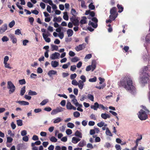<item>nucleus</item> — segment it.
Masks as SVG:
<instances>
[{"label":"nucleus","mask_w":150,"mask_h":150,"mask_svg":"<svg viewBox=\"0 0 150 150\" xmlns=\"http://www.w3.org/2000/svg\"><path fill=\"white\" fill-rule=\"evenodd\" d=\"M19 82V83L21 85L24 84L25 83V81L24 79L20 80Z\"/></svg>","instance_id":"nucleus-58"},{"label":"nucleus","mask_w":150,"mask_h":150,"mask_svg":"<svg viewBox=\"0 0 150 150\" xmlns=\"http://www.w3.org/2000/svg\"><path fill=\"white\" fill-rule=\"evenodd\" d=\"M88 98L91 100V101H94V96L93 95L90 94H88L87 97Z\"/></svg>","instance_id":"nucleus-25"},{"label":"nucleus","mask_w":150,"mask_h":150,"mask_svg":"<svg viewBox=\"0 0 150 150\" xmlns=\"http://www.w3.org/2000/svg\"><path fill=\"white\" fill-rule=\"evenodd\" d=\"M115 147L116 149V150H121V149L120 145L119 144H116L115 146Z\"/></svg>","instance_id":"nucleus-64"},{"label":"nucleus","mask_w":150,"mask_h":150,"mask_svg":"<svg viewBox=\"0 0 150 150\" xmlns=\"http://www.w3.org/2000/svg\"><path fill=\"white\" fill-rule=\"evenodd\" d=\"M106 134L107 135L109 136H112V134L110 132V130L108 128H106V130L105 132Z\"/></svg>","instance_id":"nucleus-36"},{"label":"nucleus","mask_w":150,"mask_h":150,"mask_svg":"<svg viewBox=\"0 0 150 150\" xmlns=\"http://www.w3.org/2000/svg\"><path fill=\"white\" fill-rule=\"evenodd\" d=\"M70 20L74 25L78 26L79 25V23L78 19L74 18H70Z\"/></svg>","instance_id":"nucleus-9"},{"label":"nucleus","mask_w":150,"mask_h":150,"mask_svg":"<svg viewBox=\"0 0 150 150\" xmlns=\"http://www.w3.org/2000/svg\"><path fill=\"white\" fill-rule=\"evenodd\" d=\"M92 69V71H93L95 69L96 67V65L95 62H92V64L90 65Z\"/></svg>","instance_id":"nucleus-40"},{"label":"nucleus","mask_w":150,"mask_h":150,"mask_svg":"<svg viewBox=\"0 0 150 150\" xmlns=\"http://www.w3.org/2000/svg\"><path fill=\"white\" fill-rule=\"evenodd\" d=\"M67 127L70 128H73L74 127V124L71 122H69L67 124Z\"/></svg>","instance_id":"nucleus-37"},{"label":"nucleus","mask_w":150,"mask_h":150,"mask_svg":"<svg viewBox=\"0 0 150 150\" xmlns=\"http://www.w3.org/2000/svg\"><path fill=\"white\" fill-rule=\"evenodd\" d=\"M78 82L76 79H73L71 81V83L73 85L78 86Z\"/></svg>","instance_id":"nucleus-47"},{"label":"nucleus","mask_w":150,"mask_h":150,"mask_svg":"<svg viewBox=\"0 0 150 150\" xmlns=\"http://www.w3.org/2000/svg\"><path fill=\"white\" fill-rule=\"evenodd\" d=\"M64 15L63 16V18L66 21H68L69 20V17L67 15V12L64 13Z\"/></svg>","instance_id":"nucleus-33"},{"label":"nucleus","mask_w":150,"mask_h":150,"mask_svg":"<svg viewBox=\"0 0 150 150\" xmlns=\"http://www.w3.org/2000/svg\"><path fill=\"white\" fill-rule=\"evenodd\" d=\"M62 120V119H61L60 117H58L56 119H54V120L53 121V123H58L61 121Z\"/></svg>","instance_id":"nucleus-31"},{"label":"nucleus","mask_w":150,"mask_h":150,"mask_svg":"<svg viewBox=\"0 0 150 150\" xmlns=\"http://www.w3.org/2000/svg\"><path fill=\"white\" fill-rule=\"evenodd\" d=\"M79 59L78 57H75L72 58L71 59V61L73 62H76L79 60Z\"/></svg>","instance_id":"nucleus-32"},{"label":"nucleus","mask_w":150,"mask_h":150,"mask_svg":"<svg viewBox=\"0 0 150 150\" xmlns=\"http://www.w3.org/2000/svg\"><path fill=\"white\" fill-rule=\"evenodd\" d=\"M86 19L87 18L85 16H83L80 22V26L81 27H82L83 24H86L87 23Z\"/></svg>","instance_id":"nucleus-12"},{"label":"nucleus","mask_w":150,"mask_h":150,"mask_svg":"<svg viewBox=\"0 0 150 150\" xmlns=\"http://www.w3.org/2000/svg\"><path fill=\"white\" fill-rule=\"evenodd\" d=\"M80 79L82 81L85 82L86 81V78L85 76L84 75H81L80 77Z\"/></svg>","instance_id":"nucleus-48"},{"label":"nucleus","mask_w":150,"mask_h":150,"mask_svg":"<svg viewBox=\"0 0 150 150\" xmlns=\"http://www.w3.org/2000/svg\"><path fill=\"white\" fill-rule=\"evenodd\" d=\"M2 41L4 42H7L9 40L8 38L6 36H4L1 39Z\"/></svg>","instance_id":"nucleus-51"},{"label":"nucleus","mask_w":150,"mask_h":150,"mask_svg":"<svg viewBox=\"0 0 150 150\" xmlns=\"http://www.w3.org/2000/svg\"><path fill=\"white\" fill-rule=\"evenodd\" d=\"M50 140L52 142H56L57 141V139L55 137L52 136L50 138Z\"/></svg>","instance_id":"nucleus-42"},{"label":"nucleus","mask_w":150,"mask_h":150,"mask_svg":"<svg viewBox=\"0 0 150 150\" xmlns=\"http://www.w3.org/2000/svg\"><path fill=\"white\" fill-rule=\"evenodd\" d=\"M66 108L68 110H76V108L72 105L71 103L69 101H67L66 105Z\"/></svg>","instance_id":"nucleus-6"},{"label":"nucleus","mask_w":150,"mask_h":150,"mask_svg":"<svg viewBox=\"0 0 150 150\" xmlns=\"http://www.w3.org/2000/svg\"><path fill=\"white\" fill-rule=\"evenodd\" d=\"M58 36L61 39H63L64 37V34L63 33H59Z\"/></svg>","instance_id":"nucleus-60"},{"label":"nucleus","mask_w":150,"mask_h":150,"mask_svg":"<svg viewBox=\"0 0 150 150\" xmlns=\"http://www.w3.org/2000/svg\"><path fill=\"white\" fill-rule=\"evenodd\" d=\"M69 97L71 99V101L76 99V96L74 95L71 94L69 95Z\"/></svg>","instance_id":"nucleus-61"},{"label":"nucleus","mask_w":150,"mask_h":150,"mask_svg":"<svg viewBox=\"0 0 150 150\" xmlns=\"http://www.w3.org/2000/svg\"><path fill=\"white\" fill-rule=\"evenodd\" d=\"M149 32L150 33L147 35L146 37V42L147 43H149L150 41V31L149 30Z\"/></svg>","instance_id":"nucleus-24"},{"label":"nucleus","mask_w":150,"mask_h":150,"mask_svg":"<svg viewBox=\"0 0 150 150\" xmlns=\"http://www.w3.org/2000/svg\"><path fill=\"white\" fill-rule=\"evenodd\" d=\"M66 133L68 135H70L72 133V131L70 129H68L66 131Z\"/></svg>","instance_id":"nucleus-55"},{"label":"nucleus","mask_w":150,"mask_h":150,"mask_svg":"<svg viewBox=\"0 0 150 150\" xmlns=\"http://www.w3.org/2000/svg\"><path fill=\"white\" fill-rule=\"evenodd\" d=\"M72 102L73 104L76 107H82V105L81 104H79L77 100L76 99L75 100H73L71 101Z\"/></svg>","instance_id":"nucleus-16"},{"label":"nucleus","mask_w":150,"mask_h":150,"mask_svg":"<svg viewBox=\"0 0 150 150\" xmlns=\"http://www.w3.org/2000/svg\"><path fill=\"white\" fill-rule=\"evenodd\" d=\"M86 142L84 140H82L80 141V142L78 144V146L79 147H83L84 146L86 145Z\"/></svg>","instance_id":"nucleus-19"},{"label":"nucleus","mask_w":150,"mask_h":150,"mask_svg":"<svg viewBox=\"0 0 150 150\" xmlns=\"http://www.w3.org/2000/svg\"><path fill=\"white\" fill-rule=\"evenodd\" d=\"M67 32L68 37L71 36L73 34V31L71 29H68L67 30Z\"/></svg>","instance_id":"nucleus-20"},{"label":"nucleus","mask_w":150,"mask_h":150,"mask_svg":"<svg viewBox=\"0 0 150 150\" xmlns=\"http://www.w3.org/2000/svg\"><path fill=\"white\" fill-rule=\"evenodd\" d=\"M138 117L141 120H145L147 118V115L145 111L141 110L139 112Z\"/></svg>","instance_id":"nucleus-4"},{"label":"nucleus","mask_w":150,"mask_h":150,"mask_svg":"<svg viewBox=\"0 0 150 150\" xmlns=\"http://www.w3.org/2000/svg\"><path fill=\"white\" fill-rule=\"evenodd\" d=\"M64 108L61 107H57L55 109L53 110L51 112V114L52 115H55L58 113L64 111Z\"/></svg>","instance_id":"nucleus-5"},{"label":"nucleus","mask_w":150,"mask_h":150,"mask_svg":"<svg viewBox=\"0 0 150 150\" xmlns=\"http://www.w3.org/2000/svg\"><path fill=\"white\" fill-rule=\"evenodd\" d=\"M104 122H101L97 124V125L100 127H102L104 125Z\"/></svg>","instance_id":"nucleus-63"},{"label":"nucleus","mask_w":150,"mask_h":150,"mask_svg":"<svg viewBox=\"0 0 150 150\" xmlns=\"http://www.w3.org/2000/svg\"><path fill=\"white\" fill-rule=\"evenodd\" d=\"M38 145V141H36L35 143H32L31 146L32 147L33 150H38V148L35 146V145Z\"/></svg>","instance_id":"nucleus-22"},{"label":"nucleus","mask_w":150,"mask_h":150,"mask_svg":"<svg viewBox=\"0 0 150 150\" xmlns=\"http://www.w3.org/2000/svg\"><path fill=\"white\" fill-rule=\"evenodd\" d=\"M150 71V68L149 66H145L143 68L142 74L140 75L139 81L143 86L147 84L150 77V74L148 72Z\"/></svg>","instance_id":"nucleus-2"},{"label":"nucleus","mask_w":150,"mask_h":150,"mask_svg":"<svg viewBox=\"0 0 150 150\" xmlns=\"http://www.w3.org/2000/svg\"><path fill=\"white\" fill-rule=\"evenodd\" d=\"M99 107V104L97 102L95 103L93 105H91V108L95 110H97Z\"/></svg>","instance_id":"nucleus-11"},{"label":"nucleus","mask_w":150,"mask_h":150,"mask_svg":"<svg viewBox=\"0 0 150 150\" xmlns=\"http://www.w3.org/2000/svg\"><path fill=\"white\" fill-rule=\"evenodd\" d=\"M142 58L144 61H147L149 58V54H146L143 55Z\"/></svg>","instance_id":"nucleus-30"},{"label":"nucleus","mask_w":150,"mask_h":150,"mask_svg":"<svg viewBox=\"0 0 150 150\" xmlns=\"http://www.w3.org/2000/svg\"><path fill=\"white\" fill-rule=\"evenodd\" d=\"M76 69V66L75 65L71 66L70 68V70L72 71H74Z\"/></svg>","instance_id":"nucleus-53"},{"label":"nucleus","mask_w":150,"mask_h":150,"mask_svg":"<svg viewBox=\"0 0 150 150\" xmlns=\"http://www.w3.org/2000/svg\"><path fill=\"white\" fill-rule=\"evenodd\" d=\"M17 125L18 126H21L23 125L22 121L21 120H17L16 121Z\"/></svg>","instance_id":"nucleus-41"},{"label":"nucleus","mask_w":150,"mask_h":150,"mask_svg":"<svg viewBox=\"0 0 150 150\" xmlns=\"http://www.w3.org/2000/svg\"><path fill=\"white\" fill-rule=\"evenodd\" d=\"M51 64L52 66L54 68L57 67L59 65L58 62L56 61H52Z\"/></svg>","instance_id":"nucleus-18"},{"label":"nucleus","mask_w":150,"mask_h":150,"mask_svg":"<svg viewBox=\"0 0 150 150\" xmlns=\"http://www.w3.org/2000/svg\"><path fill=\"white\" fill-rule=\"evenodd\" d=\"M84 83L85 82L82 81L81 80H80L78 82V86L80 89L82 90L83 89L84 85Z\"/></svg>","instance_id":"nucleus-13"},{"label":"nucleus","mask_w":150,"mask_h":150,"mask_svg":"<svg viewBox=\"0 0 150 150\" xmlns=\"http://www.w3.org/2000/svg\"><path fill=\"white\" fill-rule=\"evenodd\" d=\"M7 25L6 24H4L0 29V31L1 33H3L7 30Z\"/></svg>","instance_id":"nucleus-15"},{"label":"nucleus","mask_w":150,"mask_h":150,"mask_svg":"<svg viewBox=\"0 0 150 150\" xmlns=\"http://www.w3.org/2000/svg\"><path fill=\"white\" fill-rule=\"evenodd\" d=\"M117 6L119 9L118 12L121 13L123 11V8L122 6L121 5H120L119 4L117 5Z\"/></svg>","instance_id":"nucleus-35"},{"label":"nucleus","mask_w":150,"mask_h":150,"mask_svg":"<svg viewBox=\"0 0 150 150\" xmlns=\"http://www.w3.org/2000/svg\"><path fill=\"white\" fill-rule=\"evenodd\" d=\"M61 20L62 18L60 17L59 16L58 17H54L53 18V21L55 22H60L61 21Z\"/></svg>","instance_id":"nucleus-28"},{"label":"nucleus","mask_w":150,"mask_h":150,"mask_svg":"<svg viewBox=\"0 0 150 150\" xmlns=\"http://www.w3.org/2000/svg\"><path fill=\"white\" fill-rule=\"evenodd\" d=\"M71 13L73 16H75L76 13V10L73 8L71 9Z\"/></svg>","instance_id":"nucleus-56"},{"label":"nucleus","mask_w":150,"mask_h":150,"mask_svg":"<svg viewBox=\"0 0 150 150\" xmlns=\"http://www.w3.org/2000/svg\"><path fill=\"white\" fill-rule=\"evenodd\" d=\"M15 24V22L14 20L12 21L9 24V26L10 28H12Z\"/></svg>","instance_id":"nucleus-44"},{"label":"nucleus","mask_w":150,"mask_h":150,"mask_svg":"<svg viewBox=\"0 0 150 150\" xmlns=\"http://www.w3.org/2000/svg\"><path fill=\"white\" fill-rule=\"evenodd\" d=\"M48 100L47 99H46L43 100L40 103L41 105H45L48 102Z\"/></svg>","instance_id":"nucleus-43"},{"label":"nucleus","mask_w":150,"mask_h":150,"mask_svg":"<svg viewBox=\"0 0 150 150\" xmlns=\"http://www.w3.org/2000/svg\"><path fill=\"white\" fill-rule=\"evenodd\" d=\"M50 34L49 32H47L45 33H43L42 36L43 37H48L50 35Z\"/></svg>","instance_id":"nucleus-45"},{"label":"nucleus","mask_w":150,"mask_h":150,"mask_svg":"<svg viewBox=\"0 0 150 150\" xmlns=\"http://www.w3.org/2000/svg\"><path fill=\"white\" fill-rule=\"evenodd\" d=\"M25 86H24L21 88L20 92V94L21 96L23 95L24 93H25Z\"/></svg>","instance_id":"nucleus-29"},{"label":"nucleus","mask_w":150,"mask_h":150,"mask_svg":"<svg viewBox=\"0 0 150 150\" xmlns=\"http://www.w3.org/2000/svg\"><path fill=\"white\" fill-rule=\"evenodd\" d=\"M97 80V78L96 77H95L93 78L90 79H89V81L90 82H95Z\"/></svg>","instance_id":"nucleus-50"},{"label":"nucleus","mask_w":150,"mask_h":150,"mask_svg":"<svg viewBox=\"0 0 150 150\" xmlns=\"http://www.w3.org/2000/svg\"><path fill=\"white\" fill-rule=\"evenodd\" d=\"M60 54L58 52H55L51 54L50 56V58L52 60H54L59 58Z\"/></svg>","instance_id":"nucleus-8"},{"label":"nucleus","mask_w":150,"mask_h":150,"mask_svg":"<svg viewBox=\"0 0 150 150\" xmlns=\"http://www.w3.org/2000/svg\"><path fill=\"white\" fill-rule=\"evenodd\" d=\"M132 80L129 76H126L122 78L118 82L119 87H123L132 94L135 92V88L132 85Z\"/></svg>","instance_id":"nucleus-1"},{"label":"nucleus","mask_w":150,"mask_h":150,"mask_svg":"<svg viewBox=\"0 0 150 150\" xmlns=\"http://www.w3.org/2000/svg\"><path fill=\"white\" fill-rule=\"evenodd\" d=\"M13 140V139L10 137H8L7 138V143H11L12 142Z\"/></svg>","instance_id":"nucleus-52"},{"label":"nucleus","mask_w":150,"mask_h":150,"mask_svg":"<svg viewBox=\"0 0 150 150\" xmlns=\"http://www.w3.org/2000/svg\"><path fill=\"white\" fill-rule=\"evenodd\" d=\"M101 117L105 119H106L108 118H110V115L108 114L105 113H103L101 114Z\"/></svg>","instance_id":"nucleus-17"},{"label":"nucleus","mask_w":150,"mask_h":150,"mask_svg":"<svg viewBox=\"0 0 150 150\" xmlns=\"http://www.w3.org/2000/svg\"><path fill=\"white\" fill-rule=\"evenodd\" d=\"M37 93L35 91H33L31 90H29L28 92V95L30 96L36 95Z\"/></svg>","instance_id":"nucleus-38"},{"label":"nucleus","mask_w":150,"mask_h":150,"mask_svg":"<svg viewBox=\"0 0 150 150\" xmlns=\"http://www.w3.org/2000/svg\"><path fill=\"white\" fill-rule=\"evenodd\" d=\"M80 140V139L77 138L75 137H74L72 138L71 142L73 143L76 144Z\"/></svg>","instance_id":"nucleus-21"},{"label":"nucleus","mask_w":150,"mask_h":150,"mask_svg":"<svg viewBox=\"0 0 150 150\" xmlns=\"http://www.w3.org/2000/svg\"><path fill=\"white\" fill-rule=\"evenodd\" d=\"M57 71L54 70H50L49 71L48 73V75L50 77H52V75H55L56 74Z\"/></svg>","instance_id":"nucleus-23"},{"label":"nucleus","mask_w":150,"mask_h":150,"mask_svg":"<svg viewBox=\"0 0 150 150\" xmlns=\"http://www.w3.org/2000/svg\"><path fill=\"white\" fill-rule=\"evenodd\" d=\"M117 16H115L114 15H111L110 16L109 18L111 20H114L117 17Z\"/></svg>","instance_id":"nucleus-57"},{"label":"nucleus","mask_w":150,"mask_h":150,"mask_svg":"<svg viewBox=\"0 0 150 150\" xmlns=\"http://www.w3.org/2000/svg\"><path fill=\"white\" fill-rule=\"evenodd\" d=\"M106 86V84L105 83L103 84L101 86H96L95 87L97 89H103Z\"/></svg>","instance_id":"nucleus-46"},{"label":"nucleus","mask_w":150,"mask_h":150,"mask_svg":"<svg viewBox=\"0 0 150 150\" xmlns=\"http://www.w3.org/2000/svg\"><path fill=\"white\" fill-rule=\"evenodd\" d=\"M88 25H89L92 26L93 28H96L97 27V24L96 23H94L93 22L90 21L88 23Z\"/></svg>","instance_id":"nucleus-26"},{"label":"nucleus","mask_w":150,"mask_h":150,"mask_svg":"<svg viewBox=\"0 0 150 150\" xmlns=\"http://www.w3.org/2000/svg\"><path fill=\"white\" fill-rule=\"evenodd\" d=\"M9 37L13 43L15 44L17 43V40L14 35L10 34L9 35Z\"/></svg>","instance_id":"nucleus-10"},{"label":"nucleus","mask_w":150,"mask_h":150,"mask_svg":"<svg viewBox=\"0 0 150 150\" xmlns=\"http://www.w3.org/2000/svg\"><path fill=\"white\" fill-rule=\"evenodd\" d=\"M16 103H19L21 105H28L29 104V103L28 102L24 101H17Z\"/></svg>","instance_id":"nucleus-14"},{"label":"nucleus","mask_w":150,"mask_h":150,"mask_svg":"<svg viewBox=\"0 0 150 150\" xmlns=\"http://www.w3.org/2000/svg\"><path fill=\"white\" fill-rule=\"evenodd\" d=\"M51 47L52 50H57L58 49V46L56 45H51Z\"/></svg>","instance_id":"nucleus-49"},{"label":"nucleus","mask_w":150,"mask_h":150,"mask_svg":"<svg viewBox=\"0 0 150 150\" xmlns=\"http://www.w3.org/2000/svg\"><path fill=\"white\" fill-rule=\"evenodd\" d=\"M116 12V8L113 7L112 8L110 11V13L111 15H115Z\"/></svg>","instance_id":"nucleus-34"},{"label":"nucleus","mask_w":150,"mask_h":150,"mask_svg":"<svg viewBox=\"0 0 150 150\" xmlns=\"http://www.w3.org/2000/svg\"><path fill=\"white\" fill-rule=\"evenodd\" d=\"M76 74L75 73L73 74H71L70 76V79H74L76 77Z\"/></svg>","instance_id":"nucleus-59"},{"label":"nucleus","mask_w":150,"mask_h":150,"mask_svg":"<svg viewBox=\"0 0 150 150\" xmlns=\"http://www.w3.org/2000/svg\"><path fill=\"white\" fill-rule=\"evenodd\" d=\"M75 135L80 138H82V134L78 130L75 132Z\"/></svg>","instance_id":"nucleus-27"},{"label":"nucleus","mask_w":150,"mask_h":150,"mask_svg":"<svg viewBox=\"0 0 150 150\" xmlns=\"http://www.w3.org/2000/svg\"><path fill=\"white\" fill-rule=\"evenodd\" d=\"M69 55L71 57H74L75 55V53L72 51H69Z\"/></svg>","instance_id":"nucleus-54"},{"label":"nucleus","mask_w":150,"mask_h":150,"mask_svg":"<svg viewBox=\"0 0 150 150\" xmlns=\"http://www.w3.org/2000/svg\"><path fill=\"white\" fill-rule=\"evenodd\" d=\"M89 8L91 10L94 9L95 8L94 6L93 5V3H91L89 5Z\"/></svg>","instance_id":"nucleus-62"},{"label":"nucleus","mask_w":150,"mask_h":150,"mask_svg":"<svg viewBox=\"0 0 150 150\" xmlns=\"http://www.w3.org/2000/svg\"><path fill=\"white\" fill-rule=\"evenodd\" d=\"M80 115V113L78 111H76L73 113L74 116L76 118L79 117Z\"/></svg>","instance_id":"nucleus-39"},{"label":"nucleus","mask_w":150,"mask_h":150,"mask_svg":"<svg viewBox=\"0 0 150 150\" xmlns=\"http://www.w3.org/2000/svg\"><path fill=\"white\" fill-rule=\"evenodd\" d=\"M7 88L9 89V93L11 94L14 92L16 87L13 83L10 81L7 82Z\"/></svg>","instance_id":"nucleus-3"},{"label":"nucleus","mask_w":150,"mask_h":150,"mask_svg":"<svg viewBox=\"0 0 150 150\" xmlns=\"http://www.w3.org/2000/svg\"><path fill=\"white\" fill-rule=\"evenodd\" d=\"M86 45V44L85 43H83L82 44L79 45L75 47V49L77 51H79L84 49L85 48Z\"/></svg>","instance_id":"nucleus-7"}]
</instances>
